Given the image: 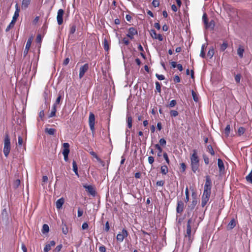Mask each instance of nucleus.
Here are the masks:
<instances>
[{"label":"nucleus","mask_w":252,"mask_h":252,"mask_svg":"<svg viewBox=\"0 0 252 252\" xmlns=\"http://www.w3.org/2000/svg\"><path fill=\"white\" fill-rule=\"evenodd\" d=\"M56 107H57L56 106V104H54L52 107L51 112L49 116V118H51V117H53L55 116L56 113V111H57Z\"/></svg>","instance_id":"27"},{"label":"nucleus","mask_w":252,"mask_h":252,"mask_svg":"<svg viewBox=\"0 0 252 252\" xmlns=\"http://www.w3.org/2000/svg\"><path fill=\"white\" fill-rule=\"evenodd\" d=\"M102 45L104 48V49L105 51L108 52L109 50V45H110V41L106 38H105L103 39Z\"/></svg>","instance_id":"17"},{"label":"nucleus","mask_w":252,"mask_h":252,"mask_svg":"<svg viewBox=\"0 0 252 252\" xmlns=\"http://www.w3.org/2000/svg\"><path fill=\"white\" fill-rule=\"evenodd\" d=\"M45 132L47 133L49 135H53L56 133V130L55 128H46L45 129Z\"/></svg>","instance_id":"25"},{"label":"nucleus","mask_w":252,"mask_h":252,"mask_svg":"<svg viewBox=\"0 0 252 252\" xmlns=\"http://www.w3.org/2000/svg\"><path fill=\"white\" fill-rule=\"evenodd\" d=\"M159 145L160 146H165L166 144V140L163 138H161L159 140Z\"/></svg>","instance_id":"52"},{"label":"nucleus","mask_w":252,"mask_h":252,"mask_svg":"<svg viewBox=\"0 0 252 252\" xmlns=\"http://www.w3.org/2000/svg\"><path fill=\"white\" fill-rule=\"evenodd\" d=\"M163 157L165 159V161H166V162L169 165L170 164V160H169V159L168 158V155L166 153H164L163 154Z\"/></svg>","instance_id":"47"},{"label":"nucleus","mask_w":252,"mask_h":252,"mask_svg":"<svg viewBox=\"0 0 252 252\" xmlns=\"http://www.w3.org/2000/svg\"><path fill=\"white\" fill-rule=\"evenodd\" d=\"M218 165L219 168L220 172L223 171L225 169L223 161L220 159H218Z\"/></svg>","instance_id":"19"},{"label":"nucleus","mask_w":252,"mask_h":252,"mask_svg":"<svg viewBox=\"0 0 252 252\" xmlns=\"http://www.w3.org/2000/svg\"><path fill=\"white\" fill-rule=\"evenodd\" d=\"M185 204L183 201L178 200L176 207L177 213L181 214L184 209Z\"/></svg>","instance_id":"11"},{"label":"nucleus","mask_w":252,"mask_h":252,"mask_svg":"<svg viewBox=\"0 0 252 252\" xmlns=\"http://www.w3.org/2000/svg\"><path fill=\"white\" fill-rule=\"evenodd\" d=\"M208 27H205L206 29L209 28H213L215 26L214 21L213 20L211 21L209 23L208 22Z\"/></svg>","instance_id":"53"},{"label":"nucleus","mask_w":252,"mask_h":252,"mask_svg":"<svg viewBox=\"0 0 252 252\" xmlns=\"http://www.w3.org/2000/svg\"><path fill=\"white\" fill-rule=\"evenodd\" d=\"M31 0H22L21 8L22 9H26L30 4Z\"/></svg>","instance_id":"18"},{"label":"nucleus","mask_w":252,"mask_h":252,"mask_svg":"<svg viewBox=\"0 0 252 252\" xmlns=\"http://www.w3.org/2000/svg\"><path fill=\"white\" fill-rule=\"evenodd\" d=\"M63 248V245L60 244L58 245L55 249H54L53 252H60Z\"/></svg>","instance_id":"45"},{"label":"nucleus","mask_w":252,"mask_h":252,"mask_svg":"<svg viewBox=\"0 0 252 252\" xmlns=\"http://www.w3.org/2000/svg\"><path fill=\"white\" fill-rule=\"evenodd\" d=\"M214 55V49L213 47H212L209 49L208 52L207 56L209 57L210 59H211Z\"/></svg>","instance_id":"37"},{"label":"nucleus","mask_w":252,"mask_h":252,"mask_svg":"<svg viewBox=\"0 0 252 252\" xmlns=\"http://www.w3.org/2000/svg\"><path fill=\"white\" fill-rule=\"evenodd\" d=\"M180 167L182 172H185L186 169V165L185 163L183 162L180 164Z\"/></svg>","instance_id":"57"},{"label":"nucleus","mask_w":252,"mask_h":252,"mask_svg":"<svg viewBox=\"0 0 252 252\" xmlns=\"http://www.w3.org/2000/svg\"><path fill=\"white\" fill-rule=\"evenodd\" d=\"M236 225V221L234 219H232L229 222L227 225L228 229H232L233 228L235 227Z\"/></svg>","instance_id":"21"},{"label":"nucleus","mask_w":252,"mask_h":252,"mask_svg":"<svg viewBox=\"0 0 252 252\" xmlns=\"http://www.w3.org/2000/svg\"><path fill=\"white\" fill-rule=\"evenodd\" d=\"M23 143V139L20 136H18V143L19 146H22Z\"/></svg>","instance_id":"58"},{"label":"nucleus","mask_w":252,"mask_h":252,"mask_svg":"<svg viewBox=\"0 0 252 252\" xmlns=\"http://www.w3.org/2000/svg\"><path fill=\"white\" fill-rule=\"evenodd\" d=\"M246 131V128L243 126L240 127L237 131V134L239 136L242 135Z\"/></svg>","instance_id":"32"},{"label":"nucleus","mask_w":252,"mask_h":252,"mask_svg":"<svg viewBox=\"0 0 252 252\" xmlns=\"http://www.w3.org/2000/svg\"><path fill=\"white\" fill-rule=\"evenodd\" d=\"M56 245V242L54 240L47 242L43 249V252H49L51 250L52 247Z\"/></svg>","instance_id":"13"},{"label":"nucleus","mask_w":252,"mask_h":252,"mask_svg":"<svg viewBox=\"0 0 252 252\" xmlns=\"http://www.w3.org/2000/svg\"><path fill=\"white\" fill-rule=\"evenodd\" d=\"M156 76L159 80H163L165 79V77L163 75H159L158 73L156 74Z\"/></svg>","instance_id":"55"},{"label":"nucleus","mask_w":252,"mask_h":252,"mask_svg":"<svg viewBox=\"0 0 252 252\" xmlns=\"http://www.w3.org/2000/svg\"><path fill=\"white\" fill-rule=\"evenodd\" d=\"M203 158L205 164L208 165L209 163V158L206 155L203 156Z\"/></svg>","instance_id":"54"},{"label":"nucleus","mask_w":252,"mask_h":252,"mask_svg":"<svg viewBox=\"0 0 252 252\" xmlns=\"http://www.w3.org/2000/svg\"><path fill=\"white\" fill-rule=\"evenodd\" d=\"M164 183H165V182L164 181H163V180H161V181H159L157 182L156 185L157 186H161V187H162V186H163L164 185Z\"/></svg>","instance_id":"62"},{"label":"nucleus","mask_w":252,"mask_h":252,"mask_svg":"<svg viewBox=\"0 0 252 252\" xmlns=\"http://www.w3.org/2000/svg\"><path fill=\"white\" fill-rule=\"evenodd\" d=\"M191 94L194 101L197 102L198 101V97L196 93L194 91L192 90Z\"/></svg>","instance_id":"43"},{"label":"nucleus","mask_w":252,"mask_h":252,"mask_svg":"<svg viewBox=\"0 0 252 252\" xmlns=\"http://www.w3.org/2000/svg\"><path fill=\"white\" fill-rule=\"evenodd\" d=\"M128 236V232L127 230L123 228L122 232L118 233L116 236L117 241L119 243H121L124 241L125 238H126Z\"/></svg>","instance_id":"4"},{"label":"nucleus","mask_w":252,"mask_h":252,"mask_svg":"<svg viewBox=\"0 0 252 252\" xmlns=\"http://www.w3.org/2000/svg\"><path fill=\"white\" fill-rule=\"evenodd\" d=\"M76 31V26L75 25H72L69 30V33L70 34H73Z\"/></svg>","instance_id":"48"},{"label":"nucleus","mask_w":252,"mask_h":252,"mask_svg":"<svg viewBox=\"0 0 252 252\" xmlns=\"http://www.w3.org/2000/svg\"><path fill=\"white\" fill-rule=\"evenodd\" d=\"M64 14V10L60 9L57 13V20L59 25H61L63 23V15Z\"/></svg>","instance_id":"9"},{"label":"nucleus","mask_w":252,"mask_h":252,"mask_svg":"<svg viewBox=\"0 0 252 252\" xmlns=\"http://www.w3.org/2000/svg\"><path fill=\"white\" fill-rule=\"evenodd\" d=\"M235 81L237 83H240V80H241V75L240 74H237L235 76Z\"/></svg>","instance_id":"59"},{"label":"nucleus","mask_w":252,"mask_h":252,"mask_svg":"<svg viewBox=\"0 0 252 252\" xmlns=\"http://www.w3.org/2000/svg\"><path fill=\"white\" fill-rule=\"evenodd\" d=\"M15 8H16V10L15 11L14 15L12 17V21L13 22H15L16 23L17 19L18 17H19V12H20V8L19 7L18 4L17 3H16L15 5Z\"/></svg>","instance_id":"16"},{"label":"nucleus","mask_w":252,"mask_h":252,"mask_svg":"<svg viewBox=\"0 0 252 252\" xmlns=\"http://www.w3.org/2000/svg\"><path fill=\"white\" fill-rule=\"evenodd\" d=\"M244 49L243 46H239L237 49V54L240 58H242L243 57V54L244 53Z\"/></svg>","instance_id":"22"},{"label":"nucleus","mask_w":252,"mask_h":252,"mask_svg":"<svg viewBox=\"0 0 252 252\" xmlns=\"http://www.w3.org/2000/svg\"><path fill=\"white\" fill-rule=\"evenodd\" d=\"M72 166H73V170L75 174L77 176H79V174L78 173V168L77 165L76 161L75 160H73L72 162Z\"/></svg>","instance_id":"30"},{"label":"nucleus","mask_w":252,"mask_h":252,"mask_svg":"<svg viewBox=\"0 0 252 252\" xmlns=\"http://www.w3.org/2000/svg\"><path fill=\"white\" fill-rule=\"evenodd\" d=\"M160 170L162 175H166L168 172V168L166 165H163L160 167Z\"/></svg>","instance_id":"23"},{"label":"nucleus","mask_w":252,"mask_h":252,"mask_svg":"<svg viewBox=\"0 0 252 252\" xmlns=\"http://www.w3.org/2000/svg\"><path fill=\"white\" fill-rule=\"evenodd\" d=\"M170 114L171 117H175L178 115L179 113L177 111L172 110L170 111Z\"/></svg>","instance_id":"46"},{"label":"nucleus","mask_w":252,"mask_h":252,"mask_svg":"<svg viewBox=\"0 0 252 252\" xmlns=\"http://www.w3.org/2000/svg\"><path fill=\"white\" fill-rule=\"evenodd\" d=\"M64 202V200L63 197L58 199L57 201H56V203L57 208V209L61 208L62 207L63 205V204Z\"/></svg>","instance_id":"20"},{"label":"nucleus","mask_w":252,"mask_h":252,"mask_svg":"<svg viewBox=\"0 0 252 252\" xmlns=\"http://www.w3.org/2000/svg\"><path fill=\"white\" fill-rule=\"evenodd\" d=\"M155 147L156 149H157L158 150V156L160 157L161 156V153L162 152V149L161 147V146L158 144H157L155 145Z\"/></svg>","instance_id":"29"},{"label":"nucleus","mask_w":252,"mask_h":252,"mask_svg":"<svg viewBox=\"0 0 252 252\" xmlns=\"http://www.w3.org/2000/svg\"><path fill=\"white\" fill-rule=\"evenodd\" d=\"M205 183L204 185V189H211L212 188V181L210 177L208 175L206 176Z\"/></svg>","instance_id":"14"},{"label":"nucleus","mask_w":252,"mask_h":252,"mask_svg":"<svg viewBox=\"0 0 252 252\" xmlns=\"http://www.w3.org/2000/svg\"><path fill=\"white\" fill-rule=\"evenodd\" d=\"M91 154L96 159V160L99 162H103L102 160H101V159L97 156L96 154L94 152H91Z\"/></svg>","instance_id":"44"},{"label":"nucleus","mask_w":252,"mask_h":252,"mask_svg":"<svg viewBox=\"0 0 252 252\" xmlns=\"http://www.w3.org/2000/svg\"><path fill=\"white\" fill-rule=\"evenodd\" d=\"M207 151L210 153L212 156L215 155V152L213 150L212 146L211 145H209L207 146Z\"/></svg>","instance_id":"42"},{"label":"nucleus","mask_w":252,"mask_h":252,"mask_svg":"<svg viewBox=\"0 0 252 252\" xmlns=\"http://www.w3.org/2000/svg\"><path fill=\"white\" fill-rule=\"evenodd\" d=\"M106 250V248L104 246H102L99 247V251L100 252H105Z\"/></svg>","instance_id":"64"},{"label":"nucleus","mask_w":252,"mask_h":252,"mask_svg":"<svg viewBox=\"0 0 252 252\" xmlns=\"http://www.w3.org/2000/svg\"><path fill=\"white\" fill-rule=\"evenodd\" d=\"M152 5L155 7H158L159 5V0H153L152 1Z\"/></svg>","instance_id":"51"},{"label":"nucleus","mask_w":252,"mask_h":252,"mask_svg":"<svg viewBox=\"0 0 252 252\" xmlns=\"http://www.w3.org/2000/svg\"><path fill=\"white\" fill-rule=\"evenodd\" d=\"M62 96L61 95H59L58 97L56 99V102L54 104H56V106L57 107V105L59 104L60 102Z\"/></svg>","instance_id":"63"},{"label":"nucleus","mask_w":252,"mask_h":252,"mask_svg":"<svg viewBox=\"0 0 252 252\" xmlns=\"http://www.w3.org/2000/svg\"><path fill=\"white\" fill-rule=\"evenodd\" d=\"M122 42L125 45H128L129 44V41L128 40V39L127 38V37H124L123 39H122Z\"/></svg>","instance_id":"50"},{"label":"nucleus","mask_w":252,"mask_h":252,"mask_svg":"<svg viewBox=\"0 0 252 252\" xmlns=\"http://www.w3.org/2000/svg\"><path fill=\"white\" fill-rule=\"evenodd\" d=\"M127 126L129 128H131L132 126V118L131 116H127Z\"/></svg>","instance_id":"33"},{"label":"nucleus","mask_w":252,"mask_h":252,"mask_svg":"<svg viewBox=\"0 0 252 252\" xmlns=\"http://www.w3.org/2000/svg\"><path fill=\"white\" fill-rule=\"evenodd\" d=\"M137 34L138 32L137 29L134 27H130L128 30L126 36L128 37L130 40H133L134 39V35H137Z\"/></svg>","instance_id":"7"},{"label":"nucleus","mask_w":252,"mask_h":252,"mask_svg":"<svg viewBox=\"0 0 252 252\" xmlns=\"http://www.w3.org/2000/svg\"><path fill=\"white\" fill-rule=\"evenodd\" d=\"M177 104V102L176 100H172L169 104H168V106L169 107H174Z\"/></svg>","instance_id":"49"},{"label":"nucleus","mask_w":252,"mask_h":252,"mask_svg":"<svg viewBox=\"0 0 252 252\" xmlns=\"http://www.w3.org/2000/svg\"><path fill=\"white\" fill-rule=\"evenodd\" d=\"M228 47V43L227 41H223V43L220 45V50L221 51L223 52Z\"/></svg>","instance_id":"35"},{"label":"nucleus","mask_w":252,"mask_h":252,"mask_svg":"<svg viewBox=\"0 0 252 252\" xmlns=\"http://www.w3.org/2000/svg\"><path fill=\"white\" fill-rule=\"evenodd\" d=\"M32 40H33V38L32 36V37H29L27 40V42L26 45V47H25V50L23 52V56L24 57H26L28 53V52L29 51V49L31 47L32 43Z\"/></svg>","instance_id":"10"},{"label":"nucleus","mask_w":252,"mask_h":252,"mask_svg":"<svg viewBox=\"0 0 252 252\" xmlns=\"http://www.w3.org/2000/svg\"><path fill=\"white\" fill-rule=\"evenodd\" d=\"M63 154L64 157V159L67 161L68 158V156L69 153V144L68 143H64L63 144Z\"/></svg>","instance_id":"6"},{"label":"nucleus","mask_w":252,"mask_h":252,"mask_svg":"<svg viewBox=\"0 0 252 252\" xmlns=\"http://www.w3.org/2000/svg\"><path fill=\"white\" fill-rule=\"evenodd\" d=\"M11 150L10 139L8 133L6 132L4 138L3 154L5 157H7Z\"/></svg>","instance_id":"2"},{"label":"nucleus","mask_w":252,"mask_h":252,"mask_svg":"<svg viewBox=\"0 0 252 252\" xmlns=\"http://www.w3.org/2000/svg\"><path fill=\"white\" fill-rule=\"evenodd\" d=\"M186 198L185 199V202L187 203L189 201V191L188 187H187L185 189Z\"/></svg>","instance_id":"38"},{"label":"nucleus","mask_w":252,"mask_h":252,"mask_svg":"<svg viewBox=\"0 0 252 252\" xmlns=\"http://www.w3.org/2000/svg\"><path fill=\"white\" fill-rule=\"evenodd\" d=\"M210 198L202 196L201 197V206L204 207L207 203Z\"/></svg>","instance_id":"28"},{"label":"nucleus","mask_w":252,"mask_h":252,"mask_svg":"<svg viewBox=\"0 0 252 252\" xmlns=\"http://www.w3.org/2000/svg\"><path fill=\"white\" fill-rule=\"evenodd\" d=\"M62 227L63 233L64 234H67V233L68 232V228H67V226L66 223L63 221H62Z\"/></svg>","instance_id":"24"},{"label":"nucleus","mask_w":252,"mask_h":252,"mask_svg":"<svg viewBox=\"0 0 252 252\" xmlns=\"http://www.w3.org/2000/svg\"><path fill=\"white\" fill-rule=\"evenodd\" d=\"M89 68V66L88 63H85L80 67L79 74L80 79H81L84 76L85 73L88 70Z\"/></svg>","instance_id":"8"},{"label":"nucleus","mask_w":252,"mask_h":252,"mask_svg":"<svg viewBox=\"0 0 252 252\" xmlns=\"http://www.w3.org/2000/svg\"><path fill=\"white\" fill-rule=\"evenodd\" d=\"M83 187L87 189V191L91 195L94 196L95 190L94 188L91 185H84Z\"/></svg>","instance_id":"15"},{"label":"nucleus","mask_w":252,"mask_h":252,"mask_svg":"<svg viewBox=\"0 0 252 252\" xmlns=\"http://www.w3.org/2000/svg\"><path fill=\"white\" fill-rule=\"evenodd\" d=\"M42 41V37L40 34H38L36 36V42L37 43H41Z\"/></svg>","instance_id":"56"},{"label":"nucleus","mask_w":252,"mask_h":252,"mask_svg":"<svg viewBox=\"0 0 252 252\" xmlns=\"http://www.w3.org/2000/svg\"><path fill=\"white\" fill-rule=\"evenodd\" d=\"M211 189H204L202 196L210 198L211 195Z\"/></svg>","instance_id":"26"},{"label":"nucleus","mask_w":252,"mask_h":252,"mask_svg":"<svg viewBox=\"0 0 252 252\" xmlns=\"http://www.w3.org/2000/svg\"><path fill=\"white\" fill-rule=\"evenodd\" d=\"M193 223V221L192 219L190 218L189 219L187 225V230H186V234L185 235L186 237L188 239L189 242V243H191L192 241V238L191 237V225Z\"/></svg>","instance_id":"3"},{"label":"nucleus","mask_w":252,"mask_h":252,"mask_svg":"<svg viewBox=\"0 0 252 252\" xmlns=\"http://www.w3.org/2000/svg\"><path fill=\"white\" fill-rule=\"evenodd\" d=\"M89 124L91 130L93 132L95 129V116L92 112H90L89 114Z\"/></svg>","instance_id":"5"},{"label":"nucleus","mask_w":252,"mask_h":252,"mask_svg":"<svg viewBox=\"0 0 252 252\" xmlns=\"http://www.w3.org/2000/svg\"><path fill=\"white\" fill-rule=\"evenodd\" d=\"M173 80L175 83H179L181 81V79L180 77L178 75H175V77H174Z\"/></svg>","instance_id":"61"},{"label":"nucleus","mask_w":252,"mask_h":252,"mask_svg":"<svg viewBox=\"0 0 252 252\" xmlns=\"http://www.w3.org/2000/svg\"><path fill=\"white\" fill-rule=\"evenodd\" d=\"M190 162L191 171L194 173L199 171L200 159L198 156L197 151L195 149L193 150L192 153L190 155Z\"/></svg>","instance_id":"1"},{"label":"nucleus","mask_w":252,"mask_h":252,"mask_svg":"<svg viewBox=\"0 0 252 252\" xmlns=\"http://www.w3.org/2000/svg\"><path fill=\"white\" fill-rule=\"evenodd\" d=\"M197 203V201L195 199L193 200L192 201L191 204L188 206L190 210H193L194 209L195 206L196 205Z\"/></svg>","instance_id":"31"},{"label":"nucleus","mask_w":252,"mask_h":252,"mask_svg":"<svg viewBox=\"0 0 252 252\" xmlns=\"http://www.w3.org/2000/svg\"><path fill=\"white\" fill-rule=\"evenodd\" d=\"M49 231V227L47 224H44L42 226V232L43 233H46Z\"/></svg>","instance_id":"34"},{"label":"nucleus","mask_w":252,"mask_h":252,"mask_svg":"<svg viewBox=\"0 0 252 252\" xmlns=\"http://www.w3.org/2000/svg\"><path fill=\"white\" fill-rule=\"evenodd\" d=\"M202 20H203V23H204L205 27H208L209 26H208V20L207 15L206 13H204L203 14V16H202Z\"/></svg>","instance_id":"36"},{"label":"nucleus","mask_w":252,"mask_h":252,"mask_svg":"<svg viewBox=\"0 0 252 252\" xmlns=\"http://www.w3.org/2000/svg\"><path fill=\"white\" fill-rule=\"evenodd\" d=\"M155 84H156V91L158 93H161V85H160V83L158 81H157V82H156Z\"/></svg>","instance_id":"41"},{"label":"nucleus","mask_w":252,"mask_h":252,"mask_svg":"<svg viewBox=\"0 0 252 252\" xmlns=\"http://www.w3.org/2000/svg\"><path fill=\"white\" fill-rule=\"evenodd\" d=\"M230 131V125H227L224 129V133L226 136H228Z\"/></svg>","instance_id":"40"},{"label":"nucleus","mask_w":252,"mask_h":252,"mask_svg":"<svg viewBox=\"0 0 252 252\" xmlns=\"http://www.w3.org/2000/svg\"><path fill=\"white\" fill-rule=\"evenodd\" d=\"M150 34L153 39H158L160 41H162L163 40L162 35L161 34H157L155 30H151Z\"/></svg>","instance_id":"12"},{"label":"nucleus","mask_w":252,"mask_h":252,"mask_svg":"<svg viewBox=\"0 0 252 252\" xmlns=\"http://www.w3.org/2000/svg\"><path fill=\"white\" fill-rule=\"evenodd\" d=\"M15 22H13L12 21H11V22L10 23V24H9V25L6 27V29H5V31L6 32L9 31V30L14 27V25H15Z\"/></svg>","instance_id":"39"},{"label":"nucleus","mask_w":252,"mask_h":252,"mask_svg":"<svg viewBox=\"0 0 252 252\" xmlns=\"http://www.w3.org/2000/svg\"><path fill=\"white\" fill-rule=\"evenodd\" d=\"M154 162V158L152 156H150L148 157V162L150 164H153Z\"/></svg>","instance_id":"60"}]
</instances>
